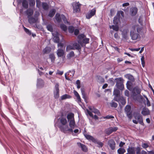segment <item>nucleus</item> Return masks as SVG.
Wrapping results in <instances>:
<instances>
[{"mask_svg":"<svg viewBox=\"0 0 154 154\" xmlns=\"http://www.w3.org/2000/svg\"><path fill=\"white\" fill-rule=\"evenodd\" d=\"M135 119H133V122L136 124L139 123L140 124L143 125L144 123L143 122L142 116L139 113H137L134 115Z\"/></svg>","mask_w":154,"mask_h":154,"instance_id":"f257e3e1","label":"nucleus"},{"mask_svg":"<svg viewBox=\"0 0 154 154\" xmlns=\"http://www.w3.org/2000/svg\"><path fill=\"white\" fill-rule=\"evenodd\" d=\"M115 80L116 81V87L121 90H123L124 88L123 79L121 78H116Z\"/></svg>","mask_w":154,"mask_h":154,"instance_id":"f03ea898","label":"nucleus"},{"mask_svg":"<svg viewBox=\"0 0 154 154\" xmlns=\"http://www.w3.org/2000/svg\"><path fill=\"white\" fill-rule=\"evenodd\" d=\"M125 111L127 117L130 119L132 117V110L131 105H127L125 108Z\"/></svg>","mask_w":154,"mask_h":154,"instance_id":"7ed1b4c3","label":"nucleus"},{"mask_svg":"<svg viewBox=\"0 0 154 154\" xmlns=\"http://www.w3.org/2000/svg\"><path fill=\"white\" fill-rule=\"evenodd\" d=\"M130 36L133 40H135L140 37L138 33H137L136 31L133 28H131L130 32Z\"/></svg>","mask_w":154,"mask_h":154,"instance_id":"20e7f679","label":"nucleus"},{"mask_svg":"<svg viewBox=\"0 0 154 154\" xmlns=\"http://www.w3.org/2000/svg\"><path fill=\"white\" fill-rule=\"evenodd\" d=\"M59 128L62 132L65 133H67L68 132H72L73 131V130L72 129L69 128L67 125H60Z\"/></svg>","mask_w":154,"mask_h":154,"instance_id":"39448f33","label":"nucleus"},{"mask_svg":"<svg viewBox=\"0 0 154 154\" xmlns=\"http://www.w3.org/2000/svg\"><path fill=\"white\" fill-rule=\"evenodd\" d=\"M59 85L58 83H56L55 86V90L54 91V97L55 99H57L59 97Z\"/></svg>","mask_w":154,"mask_h":154,"instance_id":"423d86ee","label":"nucleus"},{"mask_svg":"<svg viewBox=\"0 0 154 154\" xmlns=\"http://www.w3.org/2000/svg\"><path fill=\"white\" fill-rule=\"evenodd\" d=\"M118 129V128L116 127H110L106 129L105 130V133L108 135H109L113 132L116 131Z\"/></svg>","mask_w":154,"mask_h":154,"instance_id":"0eeeda50","label":"nucleus"},{"mask_svg":"<svg viewBox=\"0 0 154 154\" xmlns=\"http://www.w3.org/2000/svg\"><path fill=\"white\" fill-rule=\"evenodd\" d=\"M82 42L80 40H78L77 42H74L73 45L74 50L76 49L79 51L81 49L80 45H82Z\"/></svg>","mask_w":154,"mask_h":154,"instance_id":"6e6552de","label":"nucleus"},{"mask_svg":"<svg viewBox=\"0 0 154 154\" xmlns=\"http://www.w3.org/2000/svg\"><path fill=\"white\" fill-rule=\"evenodd\" d=\"M72 6L74 13H77L79 11L80 5L79 3H73Z\"/></svg>","mask_w":154,"mask_h":154,"instance_id":"1a4fd4ad","label":"nucleus"},{"mask_svg":"<svg viewBox=\"0 0 154 154\" xmlns=\"http://www.w3.org/2000/svg\"><path fill=\"white\" fill-rule=\"evenodd\" d=\"M96 9L95 8H93L90 10L87 14L86 17L87 19H89L95 14L96 13Z\"/></svg>","mask_w":154,"mask_h":154,"instance_id":"9d476101","label":"nucleus"},{"mask_svg":"<svg viewBox=\"0 0 154 154\" xmlns=\"http://www.w3.org/2000/svg\"><path fill=\"white\" fill-rule=\"evenodd\" d=\"M83 134L85 137L88 140L92 141L94 142H97V140L95 139L93 136L87 134L86 132L85 131L83 132Z\"/></svg>","mask_w":154,"mask_h":154,"instance_id":"9b49d317","label":"nucleus"},{"mask_svg":"<svg viewBox=\"0 0 154 154\" xmlns=\"http://www.w3.org/2000/svg\"><path fill=\"white\" fill-rule=\"evenodd\" d=\"M52 35L54 36L53 38L54 42L55 43H59L60 41L59 36L60 35L57 32H55V33H53Z\"/></svg>","mask_w":154,"mask_h":154,"instance_id":"f8f14e48","label":"nucleus"},{"mask_svg":"<svg viewBox=\"0 0 154 154\" xmlns=\"http://www.w3.org/2000/svg\"><path fill=\"white\" fill-rule=\"evenodd\" d=\"M44 82L43 80L41 79H38L37 86L38 88H41L44 86Z\"/></svg>","mask_w":154,"mask_h":154,"instance_id":"ddd939ff","label":"nucleus"},{"mask_svg":"<svg viewBox=\"0 0 154 154\" xmlns=\"http://www.w3.org/2000/svg\"><path fill=\"white\" fill-rule=\"evenodd\" d=\"M108 144L109 145L112 150H114L115 148L116 143L114 140H110L108 141Z\"/></svg>","mask_w":154,"mask_h":154,"instance_id":"4468645a","label":"nucleus"},{"mask_svg":"<svg viewBox=\"0 0 154 154\" xmlns=\"http://www.w3.org/2000/svg\"><path fill=\"white\" fill-rule=\"evenodd\" d=\"M57 54L58 57H62L64 54V50L61 48H59L57 51Z\"/></svg>","mask_w":154,"mask_h":154,"instance_id":"2eb2a0df","label":"nucleus"},{"mask_svg":"<svg viewBox=\"0 0 154 154\" xmlns=\"http://www.w3.org/2000/svg\"><path fill=\"white\" fill-rule=\"evenodd\" d=\"M141 113L143 115L146 116L150 114V111L148 108L144 107Z\"/></svg>","mask_w":154,"mask_h":154,"instance_id":"dca6fc26","label":"nucleus"},{"mask_svg":"<svg viewBox=\"0 0 154 154\" xmlns=\"http://www.w3.org/2000/svg\"><path fill=\"white\" fill-rule=\"evenodd\" d=\"M128 30L127 29H124L122 31V35L123 38L125 39H127L128 38Z\"/></svg>","mask_w":154,"mask_h":154,"instance_id":"f3484780","label":"nucleus"},{"mask_svg":"<svg viewBox=\"0 0 154 154\" xmlns=\"http://www.w3.org/2000/svg\"><path fill=\"white\" fill-rule=\"evenodd\" d=\"M135 148L133 147H129L127 149L128 153L126 154H135Z\"/></svg>","mask_w":154,"mask_h":154,"instance_id":"a211bd4d","label":"nucleus"},{"mask_svg":"<svg viewBox=\"0 0 154 154\" xmlns=\"http://www.w3.org/2000/svg\"><path fill=\"white\" fill-rule=\"evenodd\" d=\"M86 113L87 115L88 114L90 116L95 119H98V117L97 115H94V116H93L92 113L88 109H87L86 110Z\"/></svg>","mask_w":154,"mask_h":154,"instance_id":"6ab92c4d","label":"nucleus"},{"mask_svg":"<svg viewBox=\"0 0 154 154\" xmlns=\"http://www.w3.org/2000/svg\"><path fill=\"white\" fill-rule=\"evenodd\" d=\"M69 125L71 128L70 129H72L73 130L75 126L74 119L70 120Z\"/></svg>","mask_w":154,"mask_h":154,"instance_id":"aec40b11","label":"nucleus"},{"mask_svg":"<svg viewBox=\"0 0 154 154\" xmlns=\"http://www.w3.org/2000/svg\"><path fill=\"white\" fill-rule=\"evenodd\" d=\"M131 28H133L135 30V31H137V32L138 33H140L142 30V28L139 26L137 24L133 26Z\"/></svg>","mask_w":154,"mask_h":154,"instance_id":"412c9836","label":"nucleus"},{"mask_svg":"<svg viewBox=\"0 0 154 154\" xmlns=\"http://www.w3.org/2000/svg\"><path fill=\"white\" fill-rule=\"evenodd\" d=\"M25 13L27 15L28 17L29 18L33 14V11L31 9H28L26 11Z\"/></svg>","mask_w":154,"mask_h":154,"instance_id":"4be33fe9","label":"nucleus"},{"mask_svg":"<svg viewBox=\"0 0 154 154\" xmlns=\"http://www.w3.org/2000/svg\"><path fill=\"white\" fill-rule=\"evenodd\" d=\"M140 89L137 86L133 88L132 92L134 93L137 94H139L141 92Z\"/></svg>","mask_w":154,"mask_h":154,"instance_id":"5701e85b","label":"nucleus"},{"mask_svg":"<svg viewBox=\"0 0 154 154\" xmlns=\"http://www.w3.org/2000/svg\"><path fill=\"white\" fill-rule=\"evenodd\" d=\"M78 144L79 146L81 148L82 151L85 152L87 151L88 149L85 145L81 143H78Z\"/></svg>","mask_w":154,"mask_h":154,"instance_id":"b1692460","label":"nucleus"},{"mask_svg":"<svg viewBox=\"0 0 154 154\" xmlns=\"http://www.w3.org/2000/svg\"><path fill=\"white\" fill-rule=\"evenodd\" d=\"M120 17L118 16H117L116 14L113 20L114 24L115 25L118 24L120 22Z\"/></svg>","mask_w":154,"mask_h":154,"instance_id":"393cba45","label":"nucleus"},{"mask_svg":"<svg viewBox=\"0 0 154 154\" xmlns=\"http://www.w3.org/2000/svg\"><path fill=\"white\" fill-rule=\"evenodd\" d=\"M69 72H71V74H72V75H70V76H71V77H73V76L74 73H75V71L74 70H72V71H70L69 70V72H67V73H66L65 74V79L68 80H70V79H69V77H68L67 76V75H69Z\"/></svg>","mask_w":154,"mask_h":154,"instance_id":"a878e982","label":"nucleus"},{"mask_svg":"<svg viewBox=\"0 0 154 154\" xmlns=\"http://www.w3.org/2000/svg\"><path fill=\"white\" fill-rule=\"evenodd\" d=\"M130 11L132 16L135 15L137 13V9L136 7L132 8L130 10Z\"/></svg>","mask_w":154,"mask_h":154,"instance_id":"bb28decb","label":"nucleus"},{"mask_svg":"<svg viewBox=\"0 0 154 154\" xmlns=\"http://www.w3.org/2000/svg\"><path fill=\"white\" fill-rule=\"evenodd\" d=\"M23 7L25 9L28 8V2L27 0H23L22 2Z\"/></svg>","mask_w":154,"mask_h":154,"instance_id":"cd10ccee","label":"nucleus"},{"mask_svg":"<svg viewBox=\"0 0 154 154\" xmlns=\"http://www.w3.org/2000/svg\"><path fill=\"white\" fill-rule=\"evenodd\" d=\"M113 94L116 97H119L120 95V91L117 89H115L114 90Z\"/></svg>","mask_w":154,"mask_h":154,"instance_id":"c85d7f7f","label":"nucleus"},{"mask_svg":"<svg viewBox=\"0 0 154 154\" xmlns=\"http://www.w3.org/2000/svg\"><path fill=\"white\" fill-rule=\"evenodd\" d=\"M56 12V10L54 9L51 10L49 12L48 16L51 17H53L55 14Z\"/></svg>","mask_w":154,"mask_h":154,"instance_id":"c756f323","label":"nucleus"},{"mask_svg":"<svg viewBox=\"0 0 154 154\" xmlns=\"http://www.w3.org/2000/svg\"><path fill=\"white\" fill-rule=\"evenodd\" d=\"M28 18L29 22L31 24L35 23L37 21V20L34 17H29Z\"/></svg>","mask_w":154,"mask_h":154,"instance_id":"7c9ffc66","label":"nucleus"},{"mask_svg":"<svg viewBox=\"0 0 154 154\" xmlns=\"http://www.w3.org/2000/svg\"><path fill=\"white\" fill-rule=\"evenodd\" d=\"M125 76L126 78L128 79L132 82H133L134 81V77L132 75L130 74H128L125 75Z\"/></svg>","mask_w":154,"mask_h":154,"instance_id":"2f4dec72","label":"nucleus"},{"mask_svg":"<svg viewBox=\"0 0 154 154\" xmlns=\"http://www.w3.org/2000/svg\"><path fill=\"white\" fill-rule=\"evenodd\" d=\"M60 122L62 124V125H65L67 123V120L66 118L61 117L60 119Z\"/></svg>","mask_w":154,"mask_h":154,"instance_id":"473e14b6","label":"nucleus"},{"mask_svg":"<svg viewBox=\"0 0 154 154\" xmlns=\"http://www.w3.org/2000/svg\"><path fill=\"white\" fill-rule=\"evenodd\" d=\"M74 93L75 96L76 97L78 102H81V98L78 93L76 91H74Z\"/></svg>","mask_w":154,"mask_h":154,"instance_id":"72a5a7b5","label":"nucleus"},{"mask_svg":"<svg viewBox=\"0 0 154 154\" xmlns=\"http://www.w3.org/2000/svg\"><path fill=\"white\" fill-rule=\"evenodd\" d=\"M51 50V48L47 47L43 50V52L44 54H48L50 52Z\"/></svg>","mask_w":154,"mask_h":154,"instance_id":"f704fd0d","label":"nucleus"},{"mask_svg":"<svg viewBox=\"0 0 154 154\" xmlns=\"http://www.w3.org/2000/svg\"><path fill=\"white\" fill-rule=\"evenodd\" d=\"M81 90L82 98L84 99L85 101H86V97L85 93V89L84 88H81Z\"/></svg>","mask_w":154,"mask_h":154,"instance_id":"c9c22d12","label":"nucleus"},{"mask_svg":"<svg viewBox=\"0 0 154 154\" xmlns=\"http://www.w3.org/2000/svg\"><path fill=\"white\" fill-rule=\"evenodd\" d=\"M55 19L58 23H60L61 20V15L60 16L59 14H56Z\"/></svg>","mask_w":154,"mask_h":154,"instance_id":"e433bc0d","label":"nucleus"},{"mask_svg":"<svg viewBox=\"0 0 154 154\" xmlns=\"http://www.w3.org/2000/svg\"><path fill=\"white\" fill-rule=\"evenodd\" d=\"M74 114L72 113H69L67 116V118L68 120L74 119Z\"/></svg>","mask_w":154,"mask_h":154,"instance_id":"4c0bfd02","label":"nucleus"},{"mask_svg":"<svg viewBox=\"0 0 154 154\" xmlns=\"http://www.w3.org/2000/svg\"><path fill=\"white\" fill-rule=\"evenodd\" d=\"M109 28L116 31H118L119 29L118 26L116 25L110 26Z\"/></svg>","mask_w":154,"mask_h":154,"instance_id":"58836bf2","label":"nucleus"},{"mask_svg":"<svg viewBox=\"0 0 154 154\" xmlns=\"http://www.w3.org/2000/svg\"><path fill=\"white\" fill-rule=\"evenodd\" d=\"M71 50H74L73 45L72 44V45H67L66 48V51L67 52Z\"/></svg>","mask_w":154,"mask_h":154,"instance_id":"ea45409f","label":"nucleus"},{"mask_svg":"<svg viewBox=\"0 0 154 154\" xmlns=\"http://www.w3.org/2000/svg\"><path fill=\"white\" fill-rule=\"evenodd\" d=\"M125 152V149L122 148H120L117 150L118 153L119 154H123Z\"/></svg>","mask_w":154,"mask_h":154,"instance_id":"a19ab883","label":"nucleus"},{"mask_svg":"<svg viewBox=\"0 0 154 154\" xmlns=\"http://www.w3.org/2000/svg\"><path fill=\"white\" fill-rule=\"evenodd\" d=\"M42 7L44 10H47L49 8V6L46 3H43L42 4Z\"/></svg>","mask_w":154,"mask_h":154,"instance_id":"79ce46f5","label":"nucleus"},{"mask_svg":"<svg viewBox=\"0 0 154 154\" xmlns=\"http://www.w3.org/2000/svg\"><path fill=\"white\" fill-rule=\"evenodd\" d=\"M23 28L25 32L28 35H31L32 34V32L31 31L29 30V29H27L23 26Z\"/></svg>","mask_w":154,"mask_h":154,"instance_id":"37998d69","label":"nucleus"},{"mask_svg":"<svg viewBox=\"0 0 154 154\" xmlns=\"http://www.w3.org/2000/svg\"><path fill=\"white\" fill-rule=\"evenodd\" d=\"M71 97L68 94H65L61 96V100H64L67 98H69Z\"/></svg>","mask_w":154,"mask_h":154,"instance_id":"c03bdc74","label":"nucleus"},{"mask_svg":"<svg viewBox=\"0 0 154 154\" xmlns=\"http://www.w3.org/2000/svg\"><path fill=\"white\" fill-rule=\"evenodd\" d=\"M49 58L51 59L52 62H54L55 57L54 54H50L49 55Z\"/></svg>","mask_w":154,"mask_h":154,"instance_id":"a18cd8bd","label":"nucleus"},{"mask_svg":"<svg viewBox=\"0 0 154 154\" xmlns=\"http://www.w3.org/2000/svg\"><path fill=\"white\" fill-rule=\"evenodd\" d=\"M46 28L48 31L52 32H53V29L52 26L50 24L47 25Z\"/></svg>","mask_w":154,"mask_h":154,"instance_id":"49530a36","label":"nucleus"},{"mask_svg":"<svg viewBox=\"0 0 154 154\" xmlns=\"http://www.w3.org/2000/svg\"><path fill=\"white\" fill-rule=\"evenodd\" d=\"M29 5L31 7L34 6L35 4V0H29Z\"/></svg>","mask_w":154,"mask_h":154,"instance_id":"de8ad7c7","label":"nucleus"},{"mask_svg":"<svg viewBox=\"0 0 154 154\" xmlns=\"http://www.w3.org/2000/svg\"><path fill=\"white\" fill-rule=\"evenodd\" d=\"M116 14L117 15V16H118L119 17H120V14L123 17H124V12L122 11H118Z\"/></svg>","mask_w":154,"mask_h":154,"instance_id":"09e8293b","label":"nucleus"},{"mask_svg":"<svg viewBox=\"0 0 154 154\" xmlns=\"http://www.w3.org/2000/svg\"><path fill=\"white\" fill-rule=\"evenodd\" d=\"M92 112L97 114L98 116H99L100 115V113L99 111L97 109L95 108H94V109H93Z\"/></svg>","mask_w":154,"mask_h":154,"instance_id":"8fccbe9b","label":"nucleus"},{"mask_svg":"<svg viewBox=\"0 0 154 154\" xmlns=\"http://www.w3.org/2000/svg\"><path fill=\"white\" fill-rule=\"evenodd\" d=\"M61 28L64 31H65L67 29V28L65 25L63 24H61L60 25Z\"/></svg>","mask_w":154,"mask_h":154,"instance_id":"3c124183","label":"nucleus"},{"mask_svg":"<svg viewBox=\"0 0 154 154\" xmlns=\"http://www.w3.org/2000/svg\"><path fill=\"white\" fill-rule=\"evenodd\" d=\"M61 18L62 19L64 22L65 23H68V22L65 16L63 14L61 15Z\"/></svg>","mask_w":154,"mask_h":154,"instance_id":"603ef678","label":"nucleus"},{"mask_svg":"<svg viewBox=\"0 0 154 154\" xmlns=\"http://www.w3.org/2000/svg\"><path fill=\"white\" fill-rule=\"evenodd\" d=\"M143 96L146 99V100L147 101V103H146V105L147 106H151V104L150 103V102L149 100H148V98L145 95H143Z\"/></svg>","mask_w":154,"mask_h":154,"instance_id":"864d4df0","label":"nucleus"},{"mask_svg":"<svg viewBox=\"0 0 154 154\" xmlns=\"http://www.w3.org/2000/svg\"><path fill=\"white\" fill-rule=\"evenodd\" d=\"M131 82L128 81L126 83V86L127 88L130 90L131 87Z\"/></svg>","mask_w":154,"mask_h":154,"instance_id":"5fc2aeb1","label":"nucleus"},{"mask_svg":"<svg viewBox=\"0 0 154 154\" xmlns=\"http://www.w3.org/2000/svg\"><path fill=\"white\" fill-rule=\"evenodd\" d=\"M141 149L139 147H137L135 148V151L136 154H141Z\"/></svg>","mask_w":154,"mask_h":154,"instance_id":"6e6d98bb","label":"nucleus"},{"mask_svg":"<svg viewBox=\"0 0 154 154\" xmlns=\"http://www.w3.org/2000/svg\"><path fill=\"white\" fill-rule=\"evenodd\" d=\"M68 30L69 32L72 33H73L74 31V27L72 26H69V27Z\"/></svg>","mask_w":154,"mask_h":154,"instance_id":"4d7b16f0","label":"nucleus"},{"mask_svg":"<svg viewBox=\"0 0 154 154\" xmlns=\"http://www.w3.org/2000/svg\"><path fill=\"white\" fill-rule=\"evenodd\" d=\"M113 80V79L112 78L109 79L108 81V83L112 85H114V82Z\"/></svg>","mask_w":154,"mask_h":154,"instance_id":"13d9d810","label":"nucleus"},{"mask_svg":"<svg viewBox=\"0 0 154 154\" xmlns=\"http://www.w3.org/2000/svg\"><path fill=\"white\" fill-rule=\"evenodd\" d=\"M110 104L112 107H113L114 108H116L118 106L117 104L116 103L114 102L110 103Z\"/></svg>","mask_w":154,"mask_h":154,"instance_id":"bf43d9fd","label":"nucleus"},{"mask_svg":"<svg viewBox=\"0 0 154 154\" xmlns=\"http://www.w3.org/2000/svg\"><path fill=\"white\" fill-rule=\"evenodd\" d=\"M95 143H96L97 144H98V146L99 147H101L103 146V144L102 142H101L97 141V142Z\"/></svg>","mask_w":154,"mask_h":154,"instance_id":"052dcab7","label":"nucleus"},{"mask_svg":"<svg viewBox=\"0 0 154 154\" xmlns=\"http://www.w3.org/2000/svg\"><path fill=\"white\" fill-rule=\"evenodd\" d=\"M85 35L83 34H81L80 35H79L78 36V38L79 39V40H80V41L81 39L84 38H85Z\"/></svg>","mask_w":154,"mask_h":154,"instance_id":"680f3d73","label":"nucleus"},{"mask_svg":"<svg viewBox=\"0 0 154 154\" xmlns=\"http://www.w3.org/2000/svg\"><path fill=\"white\" fill-rule=\"evenodd\" d=\"M89 39L88 38H84L83 39L82 43L85 44H87L89 43Z\"/></svg>","mask_w":154,"mask_h":154,"instance_id":"e2e57ef3","label":"nucleus"},{"mask_svg":"<svg viewBox=\"0 0 154 154\" xmlns=\"http://www.w3.org/2000/svg\"><path fill=\"white\" fill-rule=\"evenodd\" d=\"M76 84L77 87L78 89H79L80 88V82L79 80H78L76 81Z\"/></svg>","mask_w":154,"mask_h":154,"instance_id":"0e129e2a","label":"nucleus"},{"mask_svg":"<svg viewBox=\"0 0 154 154\" xmlns=\"http://www.w3.org/2000/svg\"><path fill=\"white\" fill-rule=\"evenodd\" d=\"M144 57L143 56H142L141 58V63L142 66L144 67L145 66V62L144 61Z\"/></svg>","mask_w":154,"mask_h":154,"instance_id":"69168bd1","label":"nucleus"},{"mask_svg":"<svg viewBox=\"0 0 154 154\" xmlns=\"http://www.w3.org/2000/svg\"><path fill=\"white\" fill-rule=\"evenodd\" d=\"M142 146L144 148L146 149L148 147V145L146 143H143L142 144Z\"/></svg>","mask_w":154,"mask_h":154,"instance_id":"338daca9","label":"nucleus"},{"mask_svg":"<svg viewBox=\"0 0 154 154\" xmlns=\"http://www.w3.org/2000/svg\"><path fill=\"white\" fill-rule=\"evenodd\" d=\"M69 57H71L75 56V54L73 51H71L69 54Z\"/></svg>","mask_w":154,"mask_h":154,"instance_id":"774afa93","label":"nucleus"}]
</instances>
